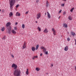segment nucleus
I'll return each mask as SVG.
<instances>
[{
  "label": "nucleus",
  "instance_id": "nucleus-1",
  "mask_svg": "<svg viewBox=\"0 0 76 76\" xmlns=\"http://www.w3.org/2000/svg\"><path fill=\"white\" fill-rule=\"evenodd\" d=\"M12 68L14 67V69L15 70L13 72V75L14 76H20L21 72H20V70L17 69V68H18V66H17V65L15 64H13L12 65Z\"/></svg>",
  "mask_w": 76,
  "mask_h": 76
},
{
  "label": "nucleus",
  "instance_id": "nucleus-2",
  "mask_svg": "<svg viewBox=\"0 0 76 76\" xmlns=\"http://www.w3.org/2000/svg\"><path fill=\"white\" fill-rule=\"evenodd\" d=\"M15 0H11L10 2V9H13V6L15 3Z\"/></svg>",
  "mask_w": 76,
  "mask_h": 76
},
{
  "label": "nucleus",
  "instance_id": "nucleus-3",
  "mask_svg": "<svg viewBox=\"0 0 76 76\" xmlns=\"http://www.w3.org/2000/svg\"><path fill=\"white\" fill-rule=\"evenodd\" d=\"M8 31V33H9V34H10L11 33V31H12V27L11 26H10L9 27Z\"/></svg>",
  "mask_w": 76,
  "mask_h": 76
},
{
  "label": "nucleus",
  "instance_id": "nucleus-4",
  "mask_svg": "<svg viewBox=\"0 0 76 76\" xmlns=\"http://www.w3.org/2000/svg\"><path fill=\"white\" fill-rule=\"evenodd\" d=\"M37 19H39L40 18H41V13H39L37 14Z\"/></svg>",
  "mask_w": 76,
  "mask_h": 76
},
{
  "label": "nucleus",
  "instance_id": "nucleus-5",
  "mask_svg": "<svg viewBox=\"0 0 76 76\" xmlns=\"http://www.w3.org/2000/svg\"><path fill=\"white\" fill-rule=\"evenodd\" d=\"M26 42H24L23 43V49H25V48H26Z\"/></svg>",
  "mask_w": 76,
  "mask_h": 76
},
{
  "label": "nucleus",
  "instance_id": "nucleus-6",
  "mask_svg": "<svg viewBox=\"0 0 76 76\" xmlns=\"http://www.w3.org/2000/svg\"><path fill=\"white\" fill-rule=\"evenodd\" d=\"M52 30L53 32V35H56V31H55L54 28H52Z\"/></svg>",
  "mask_w": 76,
  "mask_h": 76
},
{
  "label": "nucleus",
  "instance_id": "nucleus-7",
  "mask_svg": "<svg viewBox=\"0 0 76 76\" xmlns=\"http://www.w3.org/2000/svg\"><path fill=\"white\" fill-rule=\"evenodd\" d=\"M10 25H11V23L10 22H9L6 24V26L7 27H8V26H10Z\"/></svg>",
  "mask_w": 76,
  "mask_h": 76
},
{
  "label": "nucleus",
  "instance_id": "nucleus-8",
  "mask_svg": "<svg viewBox=\"0 0 76 76\" xmlns=\"http://www.w3.org/2000/svg\"><path fill=\"white\" fill-rule=\"evenodd\" d=\"M68 46H66L64 48V50L66 51H68Z\"/></svg>",
  "mask_w": 76,
  "mask_h": 76
},
{
  "label": "nucleus",
  "instance_id": "nucleus-9",
  "mask_svg": "<svg viewBox=\"0 0 76 76\" xmlns=\"http://www.w3.org/2000/svg\"><path fill=\"white\" fill-rule=\"evenodd\" d=\"M11 32L13 34H16V32L15 31L14 29H12L11 31Z\"/></svg>",
  "mask_w": 76,
  "mask_h": 76
},
{
  "label": "nucleus",
  "instance_id": "nucleus-10",
  "mask_svg": "<svg viewBox=\"0 0 76 76\" xmlns=\"http://www.w3.org/2000/svg\"><path fill=\"white\" fill-rule=\"evenodd\" d=\"M48 32V31L47 30V29L45 28V30L43 31V32L44 33H47Z\"/></svg>",
  "mask_w": 76,
  "mask_h": 76
},
{
  "label": "nucleus",
  "instance_id": "nucleus-11",
  "mask_svg": "<svg viewBox=\"0 0 76 76\" xmlns=\"http://www.w3.org/2000/svg\"><path fill=\"white\" fill-rule=\"evenodd\" d=\"M47 13H48V18H51V15H50V14L48 12H47Z\"/></svg>",
  "mask_w": 76,
  "mask_h": 76
},
{
  "label": "nucleus",
  "instance_id": "nucleus-12",
  "mask_svg": "<svg viewBox=\"0 0 76 76\" xmlns=\"http://www.w3.org/2000/svg\"><path fill=\"white\" fill-rule=\"evenodd\" d=\"M71 34L72 35H73V36H75V35H76V34H75V32H73V31H72L71 32Z\"/></svg>",
  "mask_w": 76,
  "mask_h": 76
},
{
  "label": "nucleus",
  "instance_id": "nucleus-13",
  "mask_svg": "<svg viewBox=\"0 0 76 76\" xmlns=\"http://www.w3.org/2000/svg\"><path fill=\"white\" fill-rule=\"evenodd\" d=\"M35 48L34 47H33L31 48V50L32 51H34L35 50Z\"/></svg>",
  "mask_w": 76,
  "mask_h": 76
},
{
  "label": "nucleus",
  "instance_id": "nucleus-14",
  "mask_svg": "<svg viewBox=\"0 0 76 76\" xmlns=\"http://www.w3.org/2000/svg\"><path fill=\"white\" fill-rule=\"evenodd\" d=\"M38 58L37 56H34V57H33L32 58V59H33V60H34V59H35V58Z\"/></svg>",
  "mask_w": 76,
  "mask_h": 76
},
{
  "label": "nucleus",
  "instance_id": "nucleus-15",
  "mask_svg": "<svg viewBox=\"0 0 76 76\" xmlns=\"http://www.w3.org/2000/svg\"><path fill=\"white\" fill-rule=\"evenodd\" d=\"M63 26L64 28H67V25L65 23L64 24Z\"/></svg>",
  "mask_w": 76,
  "mask_h": 76
},
{
  "label": "nucleus",
  "instance_id": "nucleus-16",
  "mask_svg": "<svg viewBox=\"0 0 76 76\" xmlns=\"http://www.w3.org/2000/svg\"><path fill=\"white\" fill-rule=\"evenodd\" d=\"M39 48V45H36V50H37L38 48Z\"/></svg>",
  "mask_w": 76,
  "mask_h": 76
},
{
  "label": "nucleus",
  "instance_id": "nucleus-17",
  "mask_svg": "<svg viewBox=\"0 0 76 76\" xmlns=\"http://www.w3.org/2000/svg\"><path fill=\"white\" fill-rule=\"evenodd\" d=\"M68 19L69 20H72V18L71 17V15H69L68 17Z\"/></svg>",
  "mask_w": 76,
  "mask_h": 76
},
{
  "label": "nucleus",
  "instance_id": "nucleus-18",
  "mask_svg": "<svg viewBox=\"0 0 76 76\" xmlns=\"http://www.w3.org/2000/svg\"><path fill=\"white\" fill-rule=\"evenodd\" d=\"M9 17H10V16H12L13 15V13L12 12H10L9 14Z\"/></svg>",
  "mask_w": 76,
  "mask_h": 76
},
{
  "label": "nucleus",
  "instance_id": "nucleus-19",
  "mask_svg": "<svg viewBox=\"0 0 76 76\" xmlns=\"http://www.w3.org/2000/svg\"><path fill=\"white\" fill-rule=\"evenodd\" d=\"M16 16H20V13H18V12H17L16 13Z\"/></svg>",
  "mask_w": 76,
  "mask_h": 76
},
{
  "label": "nucleus",
  "instance_id": "nucleus-20",
  "mask_svg": "<svg viewBox=\"0 0 76 76\" xmlns=\"http://www.w3.org/2000/svg\"><path fill=\"white\" fill-rule=\"evenodd\" d=\"M36 70L37 71H39V70H40V69L38 67H37L36 68Z\"/></svg>",
  "mask_w": 76,
  "mask_h": 76
},
{
  "label": "nucleus",
  "instance_id": "nucleus-21",
  "mask_svg": "<svg viewBox=\"0 0 76 76\" xmlns=\"http://www.w3.org/2000/svg\"><path fill=\"white\" fill-rule=\"evenodd\" d=\"M26 74L27 75H28V74H29V72H28V69H27V71L26 72Z\"/></svg>",
  "mask_w": 76,
  "mask_h": 76
},
{
  "label": "nucleus",
  "instance_id": "nucleus-22",
  "mask_svg": "<svg viewBox=\"0 0 76 76\" xmlns=\"http://www.w3.org/2000/svg\"><path fill=\"white\" fill-rule=\"evenodd\" d=\"M4 29H5V28L4 27H3L1 29V30L2 31H4Z\"/></svg>",
  "mask_w": 76,
  "mask_h": 76
},
{
  "label": "nucleus",
  "instance_id": "nucleus-23",
  "mask_svg": "<svg viewBox=\"0 0 76 76\" xmlns=\"http://www.w3.org/2000/svg\"><path fill=\"white\" fill-rule=\"evenodd\" d=\"M48 1H47L46 4V7H48Z\"/></svg>",
  "mask_w": 76,
  "mask_h": 76
},
{
  "label": "nucleus",
  "instance_id": "nucleus-24",
  "mask_svg": "<svg viewBox=\"0 0 76 76\" xmlns=\"http://www.w3.org/2000/svg\"><path fill=\"white\" fill-rule=\"evenodd\" d=\"M75 9V8H72L71 10H70V12H73V10Z\"/></svg>",
  "mask_w": 76,
  "mask_h": 76
},
{
  "label": "nucleus",
  "instance_id": "nucleus-25",
  "mask_svg": "<svg viewBox=\"0 0 76 76\" xmlns=\"http://www.w3.org/2000/svg\"><path fill=\"white\" fill-rule=\"evenodd\" d=\"M22 28L23 29H24V28H25V25L22 24Z\"/></svg>",
  "mask_w": 76,
  "mask_h": 76
},
{
  "label": "nucleus",
  "instance_id": "nucleus-26",
  "mask_svg": "<svg viewBox=\"0 0 76 76\" xmlns=\"http://www.w3.org/2000/svg\"><path fill=\"white\" fill-rule=\"evenodd\" d=\"M6 36H4L3 38L2 39H3L4 40L6 39Z\"/></svg>",
  "mask_w": 76,
  "mask_h": 76
},
{
  "label": "nucleus",
  "instance_id": "nucleus-27",
  "mask_svg": "<svg viewBox=\"0 0 76 76\" xmlns=\"http://www.w3.org/2000/svg\"><path fill=\"white\" fill-rule=\"evenodd\" d=\"M17 29H18L17 28V27H15L14 30H15V31H17Z\"/></svg>",
  "mask_w": 76,
  "mask_h": 76
},
{
  "label": "nucleus",
  "instance_id": "nucleus-28",
  "mask_svg": "<svg viewBox=\"0 0 76 76\" xmlns=\"http://www.w3.org/2000/svg\"><path fill=\"white\" fill-rule=\"evenodd\" d=\"M37 29H38L39 31H41V28H40L39 27H38Z\"/></svg>",
  "mask_w": 76,
  "mask_h": 76
},
{
  "label": "nucleus",
  "instance_id": "nucleus-29",
  "mask_svg": "<svg viewBox=\"0 0 76 76\" xmlns=\"http://www.w3.org/2000/svg\"><path fill=\"white\" fill-rule=\"evenodd\" d=\"M19 4H17L16 6V9H17V8H18V7H19Z\"/></svg>",
  "mask_w": 76,
  "mask_h": 76
},
{
  "label": "nucleus",
  "instance_id": "nucleus-30",
  "mask_svg": "<svg viewBox=\"0 0 76 76\" xmlns=\"http://www.w3.org/2000/svg\"><path fill=\"white\" fill-rule=\"evenodd\" d=\"M44 48H45L44 46H42L41 47V48L42 49H43Z\"/></svg>",
  "mask_w": 76,
  "mask_h": 76
},
{
  "label": "nucleus",
  "instance_id": "nucleus-31",
  "mask_svg": "<svg viewBox=\"0 0 76 76\" xmlns=\"http://www.w3.org/2000/svg\"><path fill=\"white\" fill-rule=\"evenodd\" d=\"M70 38H67V40L68 41H70Z\"/></svg>",
  "mask_w": 76,
  "mask_h": 76
},
{
  "label": "nucleus",
  "instance_id": "nucleus-32",
  "mask_svg": "<svg viewBox=\"0 0 76 76\" xmlns=\"http://www.w3.org/2000/svg\"><path fill=\"white\" fill-rule=\"evenodd\" d=\"M38 2H39V0H36V3H38Z\"/></svg>",
  "mask_w": 76,
  "mask_h": 76
},
{
  "label": "nucleus",
  "instance_id": "nucleus-33",
  "mask_svg": "<svg viewBox=\"0 0 76 76\" xmlns=\"http://www.w3.org/2000/svg\"><path fill=\"white\" fill-rule=\"evenodd\" d=\"M43 50L44 51H46V49L45 48H44Z\"/></svg>",
  "mask_w": 76,
  "mask_h": 76
},
{
  "label": "nucleus",
  "instance_id": "nucleus-34",
  "mask_svg": "<svg viewBox=\"0 0 76 76\" xmlns=\"http://www.w3.org/2000/svg\"><path fill=\"white\" fill-rule=\"evenodd\" d=\"M61 11H62V10H61L59 12V13H60L61 12Z\"/></svg>",
  "mask_w": 76,
  "mask_h": 76
},
{
  "label": "nucleus",
  "instance_id": "nucleus-35",
  "mask_svg": "<svg viewBox=\"0 0 76 76\" xmlns=\"http://www.w3.org/2000/svg\"><path fill=\"white\" fill-rule=\"evenodd\" d=\"M11 56L12 57V58H14V56L12 54L11 55Z\"/></svg>",
  "mask_w": 76,
  "mask_h": 76
},
{
  "label": "nucleus",
  "instance_id": "nucleus-36",
  "mask_svg": "<svg viewBox=\"0 0 76 76\" xmlns=\"http://www.w3.org/2000/svg\"><path fill=\"white\" fill-rule=\"evenodd\" d=\"M45 54H48V51H47L45 53Z\"/></svg>",
  "mask_w": 76,
  "mask_h": 76
},
{
  "label": "nucleus",
  "instance_id": "nucleus-37",
  "mask_svg": "<svg viewBox=\"0 0 76 76\" xmlns=\"http://www.w3.org/2000/svg\"><path fill=\"white\" fill-rule=\"evenodd\" d=\"M64 6V4H62L61 5V6Z\"/></svg>",
  "mask_w": 76,
  "mask_h": 76
},
{
  "label": "nucleus",
  "instance_id": "nucleus-38",
  "mask_svg": "<svg viewBox=\"0 0 76 76\" xmlns=\"http://www.w3.org/2000/svg\"><path fill=\"white\" fill-rule=\"evenodd\" d=\"M28 12L27 11L25 13V14L26 15H27V14H28Z\"/></svg>",
  "mask_w": 76,
  "mask_h": 76
},
{
  "label": "nucleus",
  "instance_id": "nucleus-39",
  "mask_svg": "<svg viewBox=\"0 0 76 76\" xmlns=\"http://www.w3.org/2000/svg\"><path fill=\"white\" fill-rule=\"evenodd\" d=\"M65 14H66V12H64L63 13L64 15H65Z\"/></svg>",
  "mask_w": 76,
  "mask_h": 76
},
{
  "label": "nucleus",
  "instance_id": "nucleus-40",
  "mask_svg": "<svg viewBox=\"0 0 76 76\" xmlns=\"http://www.w3.org/2000/svg\"><path fill=\"white\" fill-rule=\"evenodd\" d=\"M42 56V53H41L40 54V56Z\"/></svg>",
  "mask_w": 76,
  "mask_h": 76
},
{
  "label": "nucleus",
  "instance_id": "nucleus-41",
  "mask_svg": "<svg viewBox=\"0 0 76 76\" xmlns=\"http://www.w3.org/2000/svg\"><path fill=\"white\" fill-rule=\"evenodd\" d=\"M15 25H18V22H16V23H15Z\"/></svg>",
  "mask_w": 76,
  "mask_h": 76
},
{
  "label": "nucleus",
  "instance_id": "nucleus-42",
  "mask_svg": "<svg viewBox=\"0 0 76 76\" xmlns=\"http://www.w3.org/2000/svg\"><path fill=\"white\" fill-rule=\"evenodd\" d=\"M75 44L76 45V39H75Z\"/></svg>",
  "mask_w": 76,
  "mask_h": 76
},
{
  "label": "nucleus",
  "instance_id": "nucleus-43",
  "mask_svg": "<svg viewBox=\"0 0 76 76\" xmlns=\"http://www.w3.org/2000/svg\"><path fill=\"white\" fill-rule=\"evenodd\" d=\"M2 12L3 13V12H4V10H2Z\"/></svg>",
  "mask_w": 76,
  "mask_h": 76
},
{
  "label": "nucleus",
  "instance_id": "nucleus-44",
  "mask_svg": "<svg viewBox=\"0 0 76 76\" xmlns=\"http://www.w3.org/2000/svg\"><path fill=\"white\" fill-rule=\"evenodd\" d=\"M75 70H76V66L75 67Z\"/></svg>",
  "mask_w": 76,
  "mask_h": 76
},
{
  "label": "nucleus",
  "instance_id": "nucleus-45",
  "mask_svg": "<svg viewBox=\"0 0 76 76\" xmlns=\"http://www.w3.org/2000/svg\"><path fill=\"white\" fill-rule=\"evenodd\" d=\"M51 66L52 67H53V64H51Z\"/></svg>",
  "mask_w": 76,
  "mask_h": 76
},
{
  "label": "nucleus",
  "instance_id": "nucleus-46",
  "mask_svg": "<svg viewBox=\"0 0 76 76\" xmlns=\"http://www.w3.org/2000/svg\"><path fill=\"white\" fill-rule=\"evenodd\" d=\"M36 23H38V22L37 21H36Z\"/></svg>",
  "mask_w": 76,
  "mask_h": 76
},
{
  "label": "nucleus",
  "instance_id": "nucleus-47",
  "mask_svg": "<svg viewBox=\"0 0 76 76\" xmlns=\"http://www.w3.org/2000/svg\"><path fill=\"white\" fill-rule=\"evenodd\" d=\"M47 15V13L45 12V15Z\"/></svg>",
  "mask_w": 76,
  "mask_h": 76
},
{
  "label": "nucleus",
  "instance_id": "nucleus-48",
  "mask_svg": "<svg viewBox=\"0 0 76 76\" xmlns=\"http://www.w3.org/2000/svg\"><path fill=\"white\" fill-rule=\"evenodd\" d=\"M60 17H59L58 18V19H60Z\"/></svg>",
  "mask_w": 76,
  "mask_h": 76
},
{
  "label": "nucleus",
  "instance_id": "nucleus-49",
  "mask_svg": "<svg viewBox=\"0 0 76 76\" xmlns=\"http://www.w3.org/2000/svg\"><path fill=\"white\" fill-rule=\"evenodd\" d=\"M46 74V75H48V73H47Z\"/></svg>",
  "mask_w": 76,
  "mask_h": 76
},
{
  "label": "nucleus",
  "instance_id": "nucleus-50",
  "mask_svg": "<svg viewBox=\"0 0 76 76\" xmlns=\"http://www.w3.org/2000/svg\"><path fill=\"white\" fill-rule=\"evenodd\" d=\"M63 1H66V0H62Z\"/></svg>",
  "mask_w": 76,
  "mask_h": 76
},
{
  "label": "nucleus",
  "instance_id": "nucleus-51",
  "mask_svg": "<svg viewBox=\"0 0 76 76\" xmlns=\"http://www.w3.org/2000/svg\"><path fill=\"white\" fill-rule=\"evenodd\" d=\"M0 12H1V10L0 9Z\"/></svg>",
  "mask_w": 76,
  "mask_h": 76
},
{
  "label": "nucleus",
  "instance_id": "nucleus-52",
  "mask_svg": "<svg viewBox=\"0 0 76 76\" xmlns=\"http://www.w3.org/2000/svg\"><path fill=\"white\" fill-rule=\"evenodd\" d=\"M0 4H1V3H0Z\"/></svg>",
  "mask_w": 76,
  "mask_h": 76
}]
</instances>
